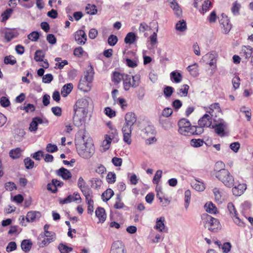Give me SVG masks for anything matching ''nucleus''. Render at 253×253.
<instances>
[{"label":"nucleus","instance_id":"nucleus-12","mask_svg":"<svg viewBox=\"0 0 253 253\" xmlns=\"http://www.w3.org/2000/svg\"><path fill=\"white\" fill-rule=\"evenodd\" d=\"M227 124L224 121L221 122L218 124L212 126V128L214 129L215 133L221 137L225 136V130L226 128Z\"/></svg>","mask_w":253,"mask_h":253},{"label":"nucleus","instance_id":"nucleus-25","mask_svg":"<svg viewBox=\"0 0 253 253\" xmlns=\"http://www.w3.org/2000/svg\"><path fill=\"white\" fill-rule=\"evenodd\" d=\"M95 215L100 222H103L106 218V215L104 208L98 207L95 211Z\"/></svg>","mask_w":253,"mask_h":253},{"label":"nucleus","instance_id":"nucleus-30","mask_svg":"<svg viewBox=\"0 0 253 253\" xmlns=\"http://www.w3.org/2000/svg\"><path fill=\"white\" fill-rule=\"evenodd\" d=\"M80 190L82 192L83 195L85 196L86 201L89 200H92L91 198L92 192L91 189L89 188L88 186L83 188Z\"/></svg>","mask_w":253,"mask_h":253},{"label":"nucleus","instance_id":"nucleus-10","mask_svg":"<svg viewBox=\"0 0 253 253\" xmlns=\"http://www.w3.org/2000/svg\"><path fill=\"white\" fill-rule=\"evenodd\" d=\"M125 123L123 126L128 128H132L133 125L136 122L137 117L135 114L132 112L127 113L125 117Z\"/></svg>","mask_w":253,"mask_h":253},{"label":"nucleus","instance_id":"nucleus-48","mask_svg":"<svg viewBox=\"0 0 253 253\" xmlns=\"http://www.w3.org/2000/svg\"><path fill=\"white\" fill-rule=\"evenodd\" d=\"M12 11L13 10L11 8L7 9L4 11L1 15L2 17L1 21L4 22L7 20L11 15Z\"/></svg>","mask_w":253,"mask_h":253},{"label":"nucleus","instance_id":"nucleus-60","mask_svg":"<svg viewBox=\"0 0 253 253\" xmlns=\"http://www.w3.org/2000/svg\"><path fill=\"white\" fill-rule=\"evenodd\" d=\"M85 10L87 13L91 15L95 14L97 12V9L94 5L88 4L86 7Z\"/></svg>","mask_w":253,"mask_h":253},{"label":"nucleus","instance_id":"nucleus-63","mask_svg":"<svg viewBox=\"0 0 253 253\" xmlns=\"http://www.w3.org/2000/svg\"><path fill=\"white\" fill-rule=\"evenodd\" d=\"M241 5L239 3L235 2L233 3L231 11L234 15H236L239 14V9Z\"/></svg>","mask_w":253,"mask_h":253},{"label":"nucleus","instance_id":"nucleus-4","mask_svg":"<svg viewBox=\"0 0 253 253\" xmlns=\"http://www.w3.org/2000/svg\"><path fill=\"white\" fill-rule=\"evenodd\" d=\"M139 76H131L130 75L126 74L124 75L123 79L124 87L125 90H128L131 87H136L139 84Z\"/></svg>","mask_w":253,"mask_h":253},{"label":"nucleus","instance_id":"nucleus-50","mask_svg":"<svg viewBox=\"0 0 253 253\" xmlns=\"http://www.w3.org/2000/svg\"><path fill=\"white\" fill-rule=\"evenodd\" d=\"M224 167H225V165L223 162H222L221 161L216 162L215 164V167H214V174L217 173L218 171H219L220 170H221L222 169H224Z\"/></svg>","mask_w":253,"mask_h":253},{"label":"nucleus","instance_id":"nucleus-51","mask_svg":"<svg viewBox=\"0 0 253 253\" xmlns=\"http://www.w3.org/2000/svg\"><path fill=\"white\" fill-rule=\"evenodd\" d=\"M44 55L42 50H37L35 53L34 59L36 61H42Z\"/></svg>","mask_w":253,"mask_h":253},{"label":"nucleus","instance_id":"nucleus-49","mask_svg":"<svg viewBox=\"0 0 253 253\" xmlns=\"http://www.w3.org/2000/svg\"><path fill=\"white\" fill-rule=\"evenodd\" d=\"M0 104L2 107L6 108L10 106V102L7 97L2 96L0 98Z\"/></svg>","mask_w":253,"mask_h":253},{"label":"nucleus","instance_id":"nucleus-38","mask_svg":"<svg viewBox=\"0 0 253 253\" xmlns=\"http://www.w3.org/2000/svg\"><path fill=\"white\" fill-rule=\"evenodd\" d=\"M45 236L47 237L46 239H44L42 241V243L44 244H48L50 242L53 241L54 236L55 235L54 233L52 232L47 231L44 232Z\"/></svg>","mask_w":253,"mask_h":253},{"label":"nucleus","instance_id":"nucleus-37","mask_svg":"<svg viewBox=\"0 0 253 253\" xmlns=\"http://www.w3.org/2000/svg\"><path fill=\"white\" fill-rule=\"evenodd\" d=\"M189 88V85L187 84H183L181 88H179L177 90V94L181 96H187Z\"/></svg>","mask_w":253,"mask_h":253},{"label":"nucleus","instance_id":"nucleus-42","mask_svg":"<svg viewBox=\"0 0 253 253\" xmlns=\"http://www.w3.org/2000/svg\"><path fill=\"white\" fill-rule=\"evenodd\" d=\"M187 29L186 22L184 20L179 21L176 25V29L180 32H184Z\"/></svg>","mask_w":253,"mask_h":253},{"label":"nucleus","instance_id":"nucleus-53","mask_svg":"<svg viewBox=\"0 0 253 253\" xmlns=\"http://www.w3.org/2000/svg\"><path fill=\"white\" fill-rule=\"evenodd\" d=\"M125 74H121L118 72H115L114 73L113 81L114 82L119 83L122 80H123L124 75Z\"/></svg>","mask_w":253,"mask_h":253},{"label":"nucleus","instance_id":"nucleus-26","mask_svg":"<svg viewBox=\"0 0 253 253\" xmlns=\"http://www.w3.org/2000/svg\"><path fill=\"white\" fill-rule=\"evenodd\" d=\"M253 53L252 48L251 46H244L242 47L240 52L241 56L244 57L246 59L250 58Z\"/></svg>","mask_w":253,"mask_h":253},{"label":"nucleus","instance_id":"nucleus-57","mask_svg":"<svg viewBox=\"0 0 253 253\" xmlns=\"http://www.w3.org/2000/svg\"><path fill=\"white\" fill-rule=\"evenodd\" d=\"M5 188L6 190L12 191L13 190L17 189V187L15 184L13 182H7L5 183Z\"/></svg>","mask_w":253,"mask_h":253},{"label":"nucleus","instance_id":"nucleus-5","mask_svg":"<svg viewBox=\"0 0 253 253\" xmlns=\"http://www.w3.org/2000/svg\"><path fill=\"white\" fill-rule=\"evenodd\" d=\"M143 137L145 139L146 143L151 144L156 141L155 137L154 127L151 125H148L142 130Z\"/></svg>","mask_w":253,"mask_h":253},{"label":"nucleus","instance_id":"nucleus-31","mask_svg":"<svg viewBox=\"0 0 253 253\" xmlns=\"http://www.w3.org/2000/svg\"><path fill=\"white\" fill-rule=\"evenodd\" d=\"M170 79L175 83H180L182 79V76L180 73L173 71L170 74Z\"/></svg>","mask_w":253,"mask_h":253},{"label":"nucleus","instance_id":"nucleus-39","mask_svg":"<svg viewBox=\"0 0 253 253\" xmlns=\"http://www.w3.org/2000/svg\"><path fill=\"white\" fill-rule=\"evenodd\" d=\"M17 36V33L14 31L9 30L5 33V39L7 42H10L12 39L15 38Z\"/></svg>","mask_w":253,"mask_h":253},{"label":"nucleus","instance_id":"nucleus-58","mask_svg":"<svg viewBox=\"0 0 253 253\" xmlns=\"http://www.w3.org/2000/svg\"><path fill=\"white\" fill-rule=\"evenodd\" d=\"M118 42V38L114 35H110L108 39V43L110 46H114Z\"/></svg>","mask_w":253,"mask_h":253},{"label":"nucleus","instance_id":"nucleus-29","mask_svg":"<svg viewBox=\"0 0 253 253\" xmlns=\"http://www.w3.org/2000/svg\"><path fill=\"white\" fill-rule=\"evenodd\" d=\"M73 88L72 84L69 83L65 84L61 89V94L63 97H66L69 94Z\"/></svg>","mask_w":253,"mask_h":253},{"label":"nucleus","instance_id":"nucleus-17","mask_svg":"<svg viewBox=\"0 0 253 253\" xmlns=\"http://www.w3.org/2000/svg\"><path fill=\"white\" fill-rule=\"evenodd\" d=\"M132 128H128L126 126H123L122 132L123 133V140L128 145L131 143V134Z\"/></svg>","mask_w":253,"mask_h":253},{"label":"nucleus","instance_id":"nucleus-59","mask_svg":"<svg viewBox=\"0 0 253 253\" xmlns=\"http://www.w3.org/2000/svg\"><path fill=\"white\" fill-rule=\"evenodd\" d=\"M198 65L196 63H195L193 65H189L187 67V70L193 76L197 75V70Z\"/></svg>","mask_w":253,"mask_h":253},{"label":"nucleus","instance_id":"nucleus-18","mask_svg":"<svg viewBox=\"0 0 253 253\" xmlns=\"http://www.w3.org/2000/svg\"><path fill=\"white\" fill-rule=\"evenodd\" d=\"M41 215V213L40 211H30L28 212L26 219L27 222H33L39 219Z\"/></svg>","mask_w":253,"mask_h":253},{"label":"nucleus","instance_id":"nucleus-20","mask_svg":"<svg viewBox=\"0 0 253 253\" xmlns=\"http://www.w3.org/2000/svg\"><path fill=\"white\" fill-rule=\"evenodd\" d=\"M247 186L245 184H239L235 185L232 188V192L233 195L236 196H241L243 194L245 190L246 189Z\"/></svg>","mask_w":253,"mask_h":253},{"label":"nucleus","instance_id":"nucleus-43","mask_svg":"<svg viewBox=\"0 0 253 253\" xmlns=\"http://www.w3.org/2000/svg\"><path fill=\"white\" fill-rule=\"evenodd\" d=\"M196 182L193 184V188L197 191H203L205 189L204 183L198 180H196Z\"/></svg>","mask_w":253,"mask_h":253},{"label":"nucleus","instance_id":"nucleus-32","mask_svg":"<svg viewBox=\"0 0 253 253\" xmlns=\"http://www.w3.org/2000/svg\"><path fill=\"white\" fill-rule=\"evenodd\" d=\"M32 243L30 240H24L22 241L21 247L23 251L28 252L32 248Z\"/></svg>","mask_w":253,"mask_h":253},{"label":"nucleus","instance_id":"nucleus-55","mask_svg":"<svg viewBox=\"0 0 253 253\" xmlns=\"http://www.w3.org/2000/svg\"><path fill=\"white\" fill-rule=\"evenodd\" d=\"M85 53V51L84 50L83 48L81 46H79L75 48L74 50V55L78 57H81L83 56L84 53Z\"/></svg>","mask_w":253,"mask_h":253},{"label":"nucleus","instance_id":"nucleus-40","mask_svg":"<svg viewBox=\"0 0 253 253\" xmlns=\"http://www.w3.org/2000/svg\"><path fill=\"white\" fill-rule=\"evenodd\" d=\"M162 127L165 130H168L172 127V123L169 120H162L160 121Z\"/></svg>","mask_w":253,"mask_h":253},{"label":"nucleus","instance_id":"nucleus-14","mask_svg":"<svg viewBox=\"0 0 253 253\" xmlns=\"http://www.w3.org/2000/svg\"><path fill=\"white\" fill-rule=\"evenodd\" d=\"M110 253H126L124 245L121 242L116 241L112 245Z\"/></svg>","mask_w":253,"mask_h":253},{"label":"nucleus","instance_id":"nucleus-9","mask_svg":"<svg viewBox=\"0 0 253 253\" xmlns=\"http://www.w3.org/2000/svg\"><path fill=\"white\" fill-rule=\"evenodd\" d=\"M227 209L229 212L230 215L233 218L235 223L240 226H243L244 224L243 222H242L238 217L237 211L236 210L234 205L232 203H229L227 205Z\"/></svg>","mask_w":253,"mask_h":253},{"label":"nucleus","instance_id":"nucleus-45","mask_svg":"<svg viewBox=\"0 0 253 253\" xmlns=\"http://www.w3.org/2000/svg\"><path fill=\"white\" fill-rule=\"evenodd\" d=\"M191 199V191L189 190H187L184 193V207L187 210L189 207L190 201Z\"/></svg>","mask_w":253,"mask_h":253},{"label":"nucleus","instance_id":"nucleus-33","mask_svg":"<svg viewBox=\"0 0 253 253\" xmlns=\"http://www.w3.org/2000/svg\"><path fill=\"white\" fill-rule=\"evenodd\" d=\"M136 40V36L134 33H128L125 38V42L126 43L132 44Z\"/></svg>","mask_w":253,"mask_h":253},{"label":"nucleus","instance_id":"nucleus-28","mask_svg":"<svg viewBox=\"0 0 253 253\" xmlns=\"http://www.w3.org/2000/svg\"><path fill=\"white\" fill-rule=\"evenodd\" d=\"M206 57L209 60V64L210 67L214 68L216 63V54L214 52L207 54Z\"/></svg>","mask_w":253,"mask_h":253},{"label":"nucleus","instance_id":"nucleus-52","mask_svg":"<svg viewBox=\"0 0 253 253\" xmlns=\"http://www.w3.org/2000/svg\"><path fill=\"white\" fill-rule=\"evenodd\" d=\"M39 33L37 31H34L29 34L28 38L32 42H36L39 39Z\"/></svg>","mask_w":253,"mask_h":253},{"label":"nucleus","instance_id":"nucleus-2","mask_svg":"<svg viewBox=\"0 0 253 253\" xmlns=\"http://www.w3.org/2000/svg\"><path fill=\"white\" fill-rule=\"evenodd\" d=\"M214 175L225 186L230 188L234 186V178L228 170L222 169L217 173H214Z\"/></svg>","mask_w":253,"mask_h":253},{"label":"nucleus","instance_id":"nucleus-61","mask_svg":"<svg viewBox=\"0 0 253 253\" xmlns=\"http://www.w3.org/2000/svg\"><path fill=\"white\" fill-rule=\"evenodd\" d=\"M58 249L61 253H68L72 251V248L67 247L63 244H60Z\"/></svg>","mask_w":253,"mask_h":253},{"label":"nucleus","instance_id":"nucleus-46","mask_svg":"<svg viewBox=\"0 0 253 253\" xmlns=\"http://www.w3.org/2000/svg\"><path fill=\"white\" fill-rule=\"evenodd\" d=\"M204 141L202 139H192L190 141L191 145L192 146H193L194 147H196V148L199 147L203 146V145L204 144Z\"/></svg>","mask_w":253,"mask_h":253},{"label":"nucleus","instance_id":"nucleus-3","mask_svg":"<svg viewBox=\"0 0 253 253\" xmlns=\"http://www.w3.org/2000/svg\"><path fill=\"white\" fill-rule=\"evenodd\" d=\"M178 132L185 136L191 135L192 126L190 122L186 119H180L178 122Z\"/></svg>","mask_w":253,"mask_h":253},{"label":"nucleus","instance_id":"nucleus-47","mask_svg":"<svg viewBox=\"0 0 253 253\" xmlns=\"http://www.w3.org/2000/svg\"><path fill=\"white\" fill-rule=\"evenodd\" d=\"M24 164L26 169H30L34 168V162L30 158L27 157L24 160Z\"/></svg>","mask_w":253,"mask_h":253},{"label":"nucleus","instance_id":"nucleus-6","mask_svg":"<svg viewBox=\"0 0 253 253\" xmlns=\"http://www.w3.org/2000/svg\"><path fill=\"white\" fill-rule=\"evenodd\" d=\"M74 112L73 121L74 124L79 126L84 123L88 111L74 108Z\"/></svg>","mask_w":253,"mask_h":253},{"label":"nucleus","instance_id":"nucleus-35","mask_svg":"<svg viewBox=\"0 0 253 253\" xmlns=\"http://www.w3.org/2000/svg\"><path fill=\"white\" fill-rule=\"evenodd\" d=\"M212 191L215 200L221 203L223 200L221 190L218 188H214L213 189Z\"/></svg>","mask_w":253,"mask_h":253},{"label":"nucleus","instance_id":"nucleus-56","mask_svg":"<svg viewBox=\"0 0 253 253\" xmlns=\"http://www.w3.org/2000/svg\"><path fill=\"white\" fill-rule=\"evenodd\" d=\"M173 88L170 86H167L164 88V93L166 97H169L173 92Z\"/></svg>","mask_w":253,"mask_h":253},{"label":"nucleus","instance_id":"nucleus-15","mask_svg":"<svg viewBox=\"0 0 253 253\" xmlns=\"http://www.w3.org/2000/svg\"><path fill=\"white\" fill-rule=\"evenodd\" d=\"M211 116L208 114H205L198 121V125L203 127H210L212 124Z\"/></svg>","mask_w":253,"mask_h":253},{"label":"nucleus","instance_id":"nucleus-1","mask_svg":"<svg viewBox=\"0 0 253 253\" xmlns=\"http://www.w3.org/2000/svg\"><path fill=\"white\" fill-rule=\"evenodd\" d=\"M81 140L83 143L76 144L78 154L84 159H89L92 157L95 151L92 141L91 139H88L85 141L84 137H82Z\"/></svg>","mask_w":253,"mask_h":253},{"label":"nucleus","instance_id":"nucleus-64","mask_svg":"<svg viewBox=\"0 0 253 253\" xmlns=\"http://www.w3.org/2000/svg\"><path fill=\"white\" fill-rule=\"evenodd\" d=\"M4 62L6 64L14 65L16 63V61L13 56H6L4 59Z\"/></svg>","mask_w":253,"mask_h":253},{"label":"nucleus","instance_id":"nucleus-24","mask_svg":"<svg viewBox=\"0 0 253 253\" xmlns=\"http://www.w3.org/2000/svg\"><path fill=\"white\" fill-rule=\"evenodd\" d=\"M214 111L218 113L221 112V109L218 103H214L211 104L208 110L207 111V112H208L212 117L214 116H216L215 114H214Z\"/></svg>","mask_w":253,"mask_h":253},{"label":"nucleus","instance_id":"nucleus-21","mask_svg":"<svg viewBox=\"0 0 253 253\" xmlns=\"http://www.w3.org/2000/svg\"><path fill=\"white\" fill-rule=\"evenodd\" d=\"M169 3L170 7L172 9L175 15L178 17L182 15V10L180 9L176 0H168Z\"/></svg>","mask_w":253,"mask_h":253},{"label":"nucleus","instance_id":"nucleus-19","mask_svg":"<svg viewBox=\"0 0 253 253\" xmlns=\"http://www.w3.org/2000/svg\"><path fill=\"white\" fill-rule=\"evenodd\" d=\"M108 126L110 128V130L108 132V134L106 135V137L110 138L111 140H113L115 142H117L118 141V133L117 129L113 127V126L108 124Z\"/></svg>","mask_w":253,"mask_h":253},{"label":"nucleus","instance_id":"nucleus-13","mask_svg":"<svg viewBox=\"0 0 253 253\" xmlns=\"http://www.w3.org/2000/svg\"><path fill=\"white\" fill-rule=\"evenodd\" d=\"M75 40L79 44H84L87 40L85 32L82 30L77 31L75 34Z\"/></svg>","mask_w":253,"mask_h":253},{"label":"nucleus","instance_id":"nucleus-36","mask_svg":"<svg viewBox=\"0 0 253 253\" xmlns=\"http://www.w3.org/2000/svg\"><path fill=\"white\" fill-rule=\"evenodd\" d=\"M114 192L111 189H108L102 194V199L103 201H107L114 195Z\"/></svg>","mask_w":253,"mask_h":253},{"label":"nucleus","instance_id":"nucleus-23","mask_svg":"<svg viewBox=\"0 0 253 253\" xmlns=\"http://www.w3.org/2000/svg\"><path fill=\"white\" fill-rule=\"evenodd\" d=\"M165 218L164 217L162 216L158 218L156 220V224L155 225V229L160 232L165 231Z\"/></svg>","mask_w":253,"mask_h":253},{"label":"nucleus","instance_id":"nucleus-34","mask_svg":"<svg viewBox=\"0 0 253 253\" xmlns=\"http://www.w3.org/2000/svg\"><path fill=\"white\" fill-rule=\"evenodd\" d=\"M205 209L206 211L210 213H216L217 211V208L216 207L211 203L208 202L205 205Z\"/></svg>","mask_w":253,"mask_h":253},{"label":"nucleus","instance_id":"nucleus-41","mask_svg":"<svg viewBox=\"0 0 253 253\" xmlns=\"http://www.w3.org/2000/svg\"><path fill=\"white\" fill-rule=\"evenodd\" d=\"M90 181L91 182V186L93 188H99L102 184V180L98 178H93Z\"/></svg>","mask_w":253,"mask_h":253},{"label":"nucleus","instance_id":"nucleus-54","mask_svg":"<svg viewBox=\"0 0 253 253\" xmlns=\"http://www.w3.org/2000/svg\"><path fill=\"white\" fill-rule=\"evenodd\" d=\"M116 174L113 172H109L107 176L106 179L109 183H114L116 181Z\"/></svg>","mask_w":253,"mask_h":253},{"label":"nucleus","instance_id":"nucleus-7","mask_svg":"<svg viewBox=\"0 0 253 253\" xmlns=\"http://www.w3.org/2000/svg\"><path fill=\"white\" fill-rule=\"evenodd\" d=\"M205 227L212 232H215L220 229V225L218 220L211 215H208L206 217Z\"/></svg>","mask_w":253,"mask_h":253},{"label":"nucleus","instance_id":"nucleus-8","mask_svg":"<svg viewBox=\"0 0 253 253\" xmlns=\"http://www.w3.org/2000/svg\"><path fill=\"white\" fill-rule=\"evenodd\" d=\"M221 18L219 20L220 26L224 34H228L232 28V24L230 22L228 17L224 14H222Z\"/></svg>","mask_w":253,"mask_h":253},{"label":"nucleus","instance_id":"nucleus-16","mask_svg":"<svg viewBox=\"0 0 253 253\" xmlns=\"http://www.w3.org/2000/svg\"><path fill=\"white\" fill-rule=\"evenodd\" d=\"M89 98H82L79 99L75 105V108L78 109H81L88 111V107L89 105Z\"/></svg>","mask_w":253,"mask_h":253},{"label":"nucleus","instance_id":"nucleus-62","mask_svg":"<svg viewBox=\"0 0 253 253\" xmlns=\"http://www.w3.org/2000/svg\"><path fill=\"white\" fill-rule=\"evenodd\" d=\"M162 171L161 170H158L153 177V182L155 184H158L162 177Z\"/></svg>","mask_w":253,"mask_h":253},{"label":"nucleus","instance_id":"nucleus-11","mask_svg":"<svg viewBox=\"0 0 253 253\" xmlns=\"http://www.w3.org/2000/svg\"><path fill=\"white\" fill-rule=\"evenodd\" d=\"M94 74L93 68L92 66L90 65L86 71L84 73V79L81 80L80 82H82L83 84H86L87 86H88V84H90L93 80Z\"/></svg>","mask_w":253,"mask_h":253},{"label":"nucleus","instance_id":"nucleus-44","mask_svg":"<svg viewBox=\"0 0 253 253\" xmlns=\"http://www.w3.org/2000/svg\"><path fill=\"white\" fill-rule=\"evenodd\" d=\"M204 127L197 126H192V130L191 131V135H199L202 133L204 132Z\"/></svg>","mask_w":253,"mask_h":253},{"label":"nucleus","instance_id":"nucleus-27","mask_svg":"<svg viewBox=\"0 0 253 253\" xmlns=\"http://www.w3.org/2000/svg\"><path fill=\"white\" fill-rule=\"evenodd\" d=\"M23 151V150L19 147L11 149L9 153V157L12 159H18L20 157Z\"/></svg>","mask_w":253,"mask_h":253},{"label":"nucleus","instance_id":"nucleus-22","mask_svg":"<svg viewBox=\"0 0 253 253\" xmlns=\"http://www.w3.org/2000/svg\"><path fill=\"white\" fill-rule=\"evenodd\" d=\"M57 174L63 179H69L72 177L71 172L66 169L61 168L57 171Z\"/></svg>","mask_w":253,"mask_h":253}]
</instances>
